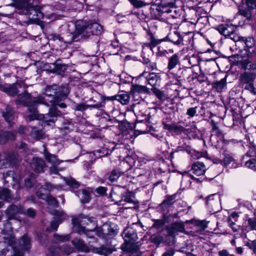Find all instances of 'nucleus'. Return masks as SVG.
<instances>
[{
    "mask_svg": "<svg viewBox=\"0 0 256 256\" xmlns=\"http://www.w3.org/2000/svg\"><path fill=\"white\" fill-rule=\"evenodd\" d=\"M239 12L240 14L244 16H248L250 15L249 14H247V12H246L245 10H242L240 8V9Z\"/></svg>",
    "mask_w": 256,
    "mask_h": 256,
    "instance_id": "57",
    "label": "nucleus"
},
{
    "mask_svg": "<svg viewBox=\"0 0 256 256\" xmlns=\"http://www.w3.org/2000/svg\"><path fill=\"white\" fill-rule=\"evenodd\" d=\"M10 198V190L8 189L0 188V199L8 200Z\"/></svg>",
    "mask_w": 256,
    "mask_h": 256,
    "instance_id": "30",
    "label": "nucleus"
},
{
    "mask_svg": "<svg viewBox=\"0 0 256 256\" xmlns=\"http://www.w3.org/2000/svg\"><path fill=\"white\" fill-rule=\"evenodd\" d=\"M248 225L251 230H256V210L254 212V218H250L248 220Z\"/></svg>",
    "mask_w": 256,
    "mask_h": 256,
    "instance_id": "39",
    "label": "nucleus"
},
{
    "mask_svg": "<svg viewBox=\"0 0 256 256\" xmlns=\"http://www.w3.org/2000/svg\"><path fill=\"white\" fill-rule=\"evenodd\" d=\"M214 200L215 202L218 204L220 202V196L217 194H213L209 196L207 198L208 204H212L211 201Z\"/></svg>",
    "mask_w": 256,
    "mask_h": 256,
    "instance_id": "38",
    "label": "nucleus"
},
{
    "mask_svg": "<svg viewBox=\"0 0 256 256\" xmlns=\"http://www.w3.org/2000/svg\"><path fill=\"white\" fill-rule=\"evenodd\" d=\"M216 29L220 34L225 36H230L234 31V28L231 24H222L218 26Z\"/></svg>",
    "mask_w": 256,
    "mask_h": 256,
    "instance_id": "12",
    "label": "nucleus"
},
{
    "mask_svg": "<svg viewBox=\"0 0 256 256\" xmlns=\"http://www.w3.org/2000/svg\"><path fill=\"white\" fill-rule=\"evenodd\" d=\"M54 188L58 190L62 189V186L60 185L56 186L54 188L51 184H47L44 186L41 187L36 193L39 198L46 200L48 205V208L49 212L55 216V220L51 222L50 228H47V230L49 231L56 230L59 224L68 217L62 210L58 211L54 210L51 211L50 210L51 208H54L58 206V202L56 198L49 194V192Z\"/></svg>",
    "mask_w": 256,
    "mask_h": 256,
    "instance_id": "3",
    "label": "nucleus"
},
{
    "mask_svg": "<svg viewBox=\"0 0 256 256\" xmlns=\"http://www.w3.org/2000/svg\"><path fill=\"white\" fill-rule=\"evenodd\" d=\"M116 19L118 22H122L126 21V16L118 14L117 16Z\"/></svg>",
    "mask_w": 256,
    "mask_h": 256,
    "instance_id": "52",
    "label": "nucleus"
},
{
    "mask_svg": "<svg viewBox=\"0 0 256 256\" xmlns=\"http://www.w3.org/2000/svg\"><path fill=\"white\" fill-rule=\"evenodd\" d=\"M57 88L56 85L46 87L45 90V94L48 96H55L57 94Z\"/></svg>",
    "mask_w": 256,
    "mask_h": 256,
    "instance_id": "24",
    "label": "nucleus"
},
{
    "mask_svg": "<svg viewBox=\"0 0 256 256\" xmlns=\"http://www.w3.org/2000/svg\"><path fill=\"white\" fill-rule=\"evenodd\" d=\"M6 88L5 92L10 95H14L17 94L18 92L16 88L14 87L4 88Z\"/></svg>",
    "mask_w": 256,
    "mask_h": 256,
    "instance_id": "43",
    "label": "nucleus"
},
{
    "mask_svg": "<svg viewBox=\"0 0 256 256\" xmlns=\"http://www.w3.org/2000/svg\"><path fill=\"white\" fill-rule=\"evenodd\" d=\"M59 251L68 254L72 252V248L68 246H64V248H56L55 249H53L52 248H50V254H48V256H56V253Z\"/></svg>",
    "mask_w": 256,
    "mask_h": 256,
    "instance_id": "20",
    "label": "nucleus"
},
{
    "mask_svg": "<svg viewBox=\"0 0 256 256\" xmlns=\"http://www.w3.org/2000/svg\"><path fill=\"white\" fill-rule=\"evenodd\" d=\"M26 214L32 218H34L36 214V212L32 208H28L26 210Z\"/></svg>",
    "mask_w": 256,
    "mask_h": 256,
    "instance_id": "48",
    "label": "nucleus"
},
{
    "mask_svg": "<svg viewBox=\"0 0 256 256\" xmlns=\"http://www.w3.org/2000/svg\"><path fill=\"white\" fill-rule=\"evenodd\" d=\"M172 227L173 228L176 229L178 231H182L184 229L182 226L178 223H174L172 224Z\"/></svg>",
    "mask_w": 256,
    "mask_h": 256,
    "instance_id": "45",
    "label": "nucleus"
},
{
    "mask_svg": "<svg viewBox=\"0 0 256 256\" xmlns=\"http://www.w3.org/2000/svg\"><path fill=\"white\" fill-rule=\"evenodd\" d=\"M131 91L134 94H136V92L142 93L146 92L147 88L146 86H144L134 84L132 86Z\"/></svg>",
    "mask_w": 256,
    "mask_h": 256,
    "instance_id": "28",
    "label": "nucleus"
},
{
    "mask_svg": "<svg viewBox=\"0 0 256 256\" xmlns=\"http://www.w3.org/2000/svg\"><path fill=\"white\" fill-rule=\"evenodd\" d=\"M236 250V252L239 254H241L242 252V248L240 247L237 248Z\"/></svg>",
    "mask_w": 256,
    "mask_h": 256,
    "instance_id": "61",
    "label": "nucleus"
},
{
    "mask_svg": "<svg viewBox=\"0 0 256 256\" xmlns=\"http://www.w3.org/2000/svg\"><path fill=\"white\" fill-rule=\"evenodd\" d=\"M22 208L16 205L10 206L6 210V214L9 219L17 218V216L19 214H24Z\"/></svg>",
    "mask_w": 256,
    "mask_h": 256,
    "instance_id": "10",
    "label": "nucleus"
},
{
    "mask_svg": "<svg viewBox=\"0 0 256 256\" xmlns=\"http://www.w3.org/2000/svg\"><path fill=\"white\" fill-rule=\"evenodd\" d=\"M0 232L4 235V242H0V256H4L10 248L13 250V256H24V253L31 248L30 238L23 236L18 242H15L12 235L11 225L8 220L0 227Z\"/></svg>",
    "mask_w": 256,
    "mask_h": 256,
    "instance_id": "2",
    "label": "nucleus"
},
{
    "mask_svg": "<svg viewBox=\"0 0 256 256\" xmlns=\"http://www.w3.org/2000/svg\"><path fill=\"white\" fill-rule=\"evenodd\" d=\"M179 62V59L178 54H174L170 58L168 65V68L169 70L174 68Z\"/></svg>",
    "mask_w": 256,
    "mask_h": 256,
    "instance_id": "23",
    "label": "nucleus"
},
{
    "mask_svg": "<svg viewBox=\"0 0 256 256\" xmlns=\"http://www.w3.org/2000/svg\"><path fill=\"white\" fill-rule=\"evenodd\" d=\"M189 178H190L194 180H196V181L200 182L199 180V178H194L193 176H192L191 174L186 172L183 176L182 178V182H184V181L186 180L187 179H188Z\"/></svg>",
    "mask_w": 256,
    "mask_h": 256,
    "instance_id": "41",
    "label": "nucleus"
},
{
    "mask_svg": "<svg viewBox=\"0 0 256 256\" xmlns=\"http://www.w3.org/2000/svg\"><path fill=\"white\" fill-rule=\"evenodd\" d=\"M126 242L132 243V242L136 240V234L131 228L125 229L122 234Z\"/></svg>",
    "mask_w": 256,
    "mask_h": 256,
    "instance_id": "14",
    "label": "nucleus"
},
{
    "mask_svg": "<svg viewBox=\"0 0 256 256\" xmlns=\"http://www.w3.org/2000/svg\"><path fill=\"white\" fill-rule=\"evenodd\" d=\"M174 252L172 250H170L164 253L162 256H173Z\"/></svg>",
    "mask_w": 256,
    "mask_h": 256,
    "instance_id": "54",
    "label": "nucleus"
},
{
    "mask_svg": "<svg viewBox=\"0 0 256 256\" xmlns=\"http://www.w3.org/2000/svg\"><path fill=\"white\" fill-rule=\"evenodd\" d=\"M160 140H162H162H164V141H165V140H166L165 138H163L162 136H161V137H160Z\"/></svg>",
    "mask_w": 256,
    "mask_h": 256,
    "instance_id": "64",
    "label": "nucleus"
},
{
    "mask_svg": "<svg viewBox=\"0 0 256 256\" xmlns=\"http://www.w3.org/2000/svg\"><path fill=\"white\" fill-rule=\"evenodd\" d=\"M241 40L244 43L246 46L248 48H252L254 44V40L252 38H245L242 37L241 38Z\"/></svg>",
    "mask_w": 256,
    "mask_h": 256,
    "instance_id": "37",
    "label": "nucleus"
},
{
    "mask_svg": "<svg viewBox=\"0 0 256 256\" xmlns=\"http://www.w3.org/2000/svg\"><path fill=\"white\" fill-rule=\"evenodd\" d=\"M147 80L150 86H154L160 84V79L159 76L152 73L150 74V77Z\"/></svg>",
    "mask_w": 256,
    "mask_h": 256,
    "instance_id": "22",
    "label": "nucleus"
},
{
    "mask_svg": "<svg viewBox=\"0 0 256 256\" xmlns=\"http://www.w3.org/2000/svg\"><path fill=\"white\" fill-rule=\"evenodd\" d=\"M226 86V78H222L220 80L215 83V87L218 91H221Z\"/></svg>",
    "mask_w": 256,
    "mask_h": 256,
    "instance_id": "33",
    "label": "nucleus"
},
{
    "mask_svg": "<svg viewBox=\"0 0 256 256\" xmlns=\"http://www.w3.org/2000/svg\"><path fill=\"white\" fill-rule=\"evenodd\" d=\"M34 16H36V18H34L36 20H42L46 16L50 20L53 21L59 18L58 16L55 14H50L52 11V8L49 6H36L34 8Z\"/></svg>",
    "mask_w": 256,
    "mask_h": 256,
    "instance_id": "7",
    "label": "nucleus"
},
{
    "mask_svg": "<svg viewBox=\"0 0 256 256\" xmlns=\"http://www.w3.org/2000/svg\"><path fill=\"white\" fill-rule=\"evenodd\" d=\"M29 0H14V4L19 8H22L26 6Z\"/></svg>",
    "mask_w": 256,
    "mask_h": 256,
    "instance_id": "36",
    "label": "nucleus"
},
{
    "mask_svg": "<svg viewBox=\"0 0 256 256\" xmlns=\"http://www.w3.org/2000/svg\"><path fill=\"white\" fill-rule=\"evenodd\" d=\"M219 162H220L222 164H224V166H228L232 162V167L234 168L236 167V165L234 166V164H236L235 160L232 156L228 155H226L224 156V158L223 159L222 162L221 160H219Z\"/></svg>",
    "mask_w": 256,
    "mask_h": 256,
    "instance_id": "26",
    "label": "nucleus"
},
{
    "mask_svg": "<svg viewBox=\"0 0 256 256\" xmlns=\"http://www.w3.org/2000/svg\"><path fill=\"white\" fill-rule=\"evenodd\" d=\"M56 39H58L60 40H62V38L60 37V36H57L56 37Z\"/></svg>",
    "mask_w": 256,
    "mask_h": 256,
    "instance_id": "63",
    "label": "nucleus"
},
{
    "mask_svg": "<svg viewBox=\"0 0 256 256\" xmlns=\"http://www.w3.org/2000/svg\"><path fill=\"white\" fill-rule=\"evenodd\" d=\"M70 239V236L68 234L65 236H60L58 234H54V240L56 242H64L68 241Z\"/></svg>",
    "mask_w": 256,
    "mask_h": 256,
    "instance_id": "32",
    "label": "nucleus"
},
{
    "mask_svg": "<svg viewBox=\"0 0 256 256\" xmlns=\"http://www.w3.org/2000/svg\"><path fill=\"white\" fill-rule=\"evenodd\" d=\"M64 180L67 185L72 188H77L79 186L78 182L72 178H64Z\"/></svg>",
    "mask_w": 256,
    "mask_h": 256,
    "instance_id": "31",
    "label": "nucleus"
},
{
    "mask_svg": "<svg viewBox=\"0 0 256 256\" xmlns=\"http://www.w3.org/2000/svg\"><path fill=\"white\" fill-rule=\"evenodd\" d=\"M116 98L122 104H126L128 102L130 96L128 94L124 93L118 95Z\"/></svg>",
    "mask_w": 256,
    "mask_h": 256,
    "instance_id": "27",
    "label": "nucleus"
},
{
    "mask_svg": "<svg viewBox=\"0 0 256 256\" xmlns=\"http://www.w3.org/2000/svg\"><path fill=\"white\" fill-rule=\"evenodd\" d=\"M206 171V168L204 163L199 162H194L190 170L192 173L198 176L203 175Z\"/></svg>",
    "mask_w": 256,
    "mask_h": 256,
    "instance_id": "13",
    "label": "nucleus"
},
{
    "mask_svg": "<svg viewBox=\"0 0 256 256\" xmlns=\"http://www.w3.org/2000/svg\"><path fill=\"white\" fill-rule=\"evenodd\" d=\"M228 224L229 226L232 229L234 232H236L239 226L233 222L230 218L228 220Z\"/></svg>",
    "mask_w": 256,
    "mask_h": 256,
    "instance_id": "42",
    "label": "nucleus"
},
{
    "mask_svg": "<svg viewBox=\"0 0 256 256\" xmlns=\"http://www.w3.org/2000/svg\"><path fill=\"white\" fill-rule=\"evenodd\" d=\"M45 157L48 162L52 164V166L50 168V172L51 174H57L58 172L62 171V169L58 167L60 162L57 159L55 156L50 154L48 152H44Z\"/></svg>",
    "mask_w": 256,
    "mask_h": 256,
    "instance_id": "9",
    "label": "nucleus"
},
{
    "mask_svg": "<svg viewBox=\"0 0 256 256\" xmlns=\"http://www.w3.org/2000/svg\"><path fill=\"white\" fill-rule=\"evenodd\" d=\"M158 44V42L156 40H152L150 44V48H152L156 46Z\"/></svg>",
    "mask_w": 256,
    "mask_h": 256,
    "instance_id": "56",
    "label": "nucleus"
},
{
    "mask_svg": "<svg viewBox=\"0 0 256 256\" xmlns=\"http://www.w3.org/2000/svg\"><path fill=\"white\" fill-rule=\"evenodd\" d=\"M2 116L10 125L14 120V112L10 106H7L5 111L2 112Z\"/></svg>",
    "mask_w": 256,
    "mask_h": 256,
    "instance_id": "15",
    "label": "nucleus"
},
{
    "mask_svg": "<svg viewBox=\"0 0 256 256\" xmlns=\"http://www.w3.org/2000/svg\"><path fill=\"white\" fill-rule=\"evenodd\" d=\"M73 244L80 251L83 252H92L100 254L108 255L112 253V251L104 246L100 248H92L87 246L80 240L75 239L72 241Z\"/></svg>",
    "mask_w": 256,
    "mask_h": 256,
    "instance_id": "6",
    "label": "nucleus"
},
{
    "mask_svg": "<svg viewBox=\"0 0 256 256\" xmlns=\"http://www.w3.org/2000/svg\"><path fill=\"white\" fill-rule=\"evenodd\" d=\"M102 30V26L97 22L89 24L85 21L78 20L76 24L75 35L72 36V38L70 41L67 42L78 40L79 38H77V35H80L82 37H86L90 34L98 35Z\"/></svg>",
    "mask_w": 256,
    "mask_h": 256,
    "instance_id": "5",
    "label": "nucleus"
},
{
    "mask_svg": "<svg viewBox=\"0 0 256 256\" xmlns=\"http://www.w3.org/2000/svg\"><path fill=\"white\" fill-rule=\"evenodd\" d=\"M19 148L21 149H24L25 150V148H26V144H22L20 146Z\"/></svg>",
    "mask_w": 256,
    "mask_h": 256,
    "instance_id": "62",
    "label": "nucleus"
},
{
    "mask_svg": "<svg viewBox=\"0 0 256 256\" xmlns=\"http://www.w3.org/2000/svg\"><path fill=\"white\" fill-rule=\"evenodd\" d=\"M196 108H191L187 110L186 114L190 117H193L196 113Z\"/></svg>",
    "mask_w": 256,
    "mask_h": 256,
    "instance_id": "44",
    "label": "nucleus"
},
{
    "mask_svg": "<svg viewBox=\"0 0 256 256\" xmlns=\"http://www.w3.org/2000/svg\"><path fill=\"white\" fill-rule=\"evenodd\" d=\"M25 130H26V128L24 127L20 126V128L18 129V132L20 134H24V133H25Z\"/></svg>",
    "mask_w": 256,
    "mask_h": 256,
    "instance_id": "59",
    "label": "nucleus"
},
{
    "mask_svg": "<svg viewBox=\"0 0 256 256\" xmlns=\"http://www.w3.org/2000/svg\"><path fill=\"white\" fill-rule=\"evenodd\" d=\"M168 39L176 44H178L182 42V38L180 36V34L177 32L170 34L168 36Z\"/></svg>",
    "mask_w": 256,
    "mask_h": 256,
    "instance_id": "21",
    "label": "nucleus"
},
{
    "mask_svg": "<svg viewBox=\"0 0 256 256\" xmlns=\"http://www.w3.org/2000/svg\"><path fill=\"white\" fill-rule=\"evenodd\" d=\"M138 3H139V4L138 5V6H145L146 5H149L150 4V2H138Z\"/></svg>",
    "mask_w": 256,
    "mask_h": 256,
    "instance_id": "58",
    "label": "nucleus"
},
{
    "mask_svg": "<svg viewBox=\"0 0 256 256\" xmlns=\"http://www.w3.org/2000/svg\"><path fill=\"white\" fill-rule=\"evenodd\" d=\"M198 226H200L202 228L204 229L207 227L206 223L205 221H198L196 223Z\"/></svg>",
    "mask_w": 256,
    "mask_h": 256,
    "instance_id": "51",
    "label": "nucleus"
},
{
    "mask_svg": "<svg viewBox=\"0 0 256 256\" xmlns=\"http://www.w3.org/2000/svg\"><path fill=\"white\" fill-rule=\"evenodd\" d=\"M122 172L119 170H113L110 176H108V180L110 182H113L116 181L118 178L120 176Z\"/></svg>",
    "mask_w": 256,
    "mask_h": 256,
    "instance_id": "29",
    "label": "nucleus"
},
{
    "mask_svg": "<svg viewBox=\"0 0 256 256\" xmlns=\"http://www.w3.org/2000/svg\"><path fill=\"white\" fill-rule=\"evenodd\" d=\"M130 254V256H139L140 252L138 250V248H136L134 251L131 252Z\"/></svg>",
    "mask_w": 256,
    "mask_h": 256,
    "instance_id": "53",
    "label": "nucleus"
},
{
    "mask_svg": "<svg viewBox=\"0 0 256 256\" xmlns=\"http://www.w3.org/2000/svg\"><path fill=\"white\" fill-rule=\"evenodd\" d=\"M96 192L102 195L106 193V188L104 187H99L97 188Z\"/></svg>",
    "mask_w": 256,
    "mask_h": 256,
    "instance_id": "50",
    "label": "nucleus"
},
{
    "mask_svg": "<svg viewBox=\"0 0 256 256\" xmlns=\"http://www.w3.org/2000/svg\"><path fill=\"white\" fill-rule=\"evenodd\" d=\"M88 108V106L84 104H78L76 106V110L80 111H83L86 110Z\"/></svg>",
    "mask_w": 256,
    "mask_h": 256,
    "instance_id": "46",
    "label": "nucleus"
},
{
    "mask_svg": "<svg viewBox=\"0 0 256 256\" xmlns=\"http://www.w3.org/2000/svg\"><path fill=\"white\" fill-rule=\"evenodd\" d=\"M151 241L156 244H160L164 241V238L162 236L159 234H153L150 237Z\"/></svg>",
    "mask_w": 256,
    "mask_h": 256,
    "instance_id": "35",
    "label": "nucleus"
},
{
    "mask_svg": "<svg viewBox=\"0 0 256 256\" xmlns=\"http://www.w3.org/2000/svg\"><path fill=\"white\" fill-rule=\"evenodd\" d=\"M32 184L31 180L27 179L25 180V184L28 188H31L32 186Z\"/></svg>",
    "mask_w": 256,
    "mask_h": 256,
    "instance_id": "55",
    "label": "nucleus"
},
{
    "mask_svg": "<svg viewBox=\"0 0 256 256\" xmlns=\"http://www.w3.org/2000/svg\"><path fill=\"white\" fill-rule=\"evenodd\" d=\"M91 222L90 220L86 216H80L72 220L74 230L80 234H85L88 237L92 238L94 234L103 238H106L108 236L115 235L117 232L109 223L104 224L102 227L94 230H86L84 226Z\"/></svg>",
    "mask_w": 256,
    "mask_h": 256,
    "instance_id": "4",
    "label": "nucleus"
},
{
    "mask_svg": "<svg viewBox=\"0 0 256 256\" xmlns=\"http://www.w3.org/2000/svg\"><path fill=\"white\" fill-rule=\"evenodd\" d=\"M245 165L246 167L256 170V158H250L246 162Z\"/></svg>",
    "mask_w": 256,
    "mask_h": 256,
    "instance_id": "34",
    "label": "nucleus"
},
{
    "mask_svg": "<svg viewBox=\"0 0 256 256\" xmlns=\"http://www.w3.org/2000/svg\"><path fill=\"white\" fill-rule=\"evenodd\" d=\"M19 104H22L26 105L28 108V117L30 120H34L35 119L44 120L42 122V126L45 127L46 125H50V122L54 124L56 120L55 117L60 116V112L58 111L55 106H58L62 108H66V104L64 102H59L56 100V97L52 98V100H50L51 104L53 106L49 111L46 116H50V118L47 120L44 115H38L36 110V104H48V102L45 101V98L43 97H38L32 98L31 96L28 94L26 93L20 94L18 96L17 100Z\"/></svg>",
    "mask_w": 256,
    "mask_h": 256,
    "instance_id": "1",
    "label": "nucleus"
},
{
    "mask_svg": "<svg viewBox=\"0 0 256 256\" xmlns=\"http://www.w3.org/2000/svg\"><path fill=\"white\" fill-rule=\"evenodd\" d=\"M75 193L80 198L82 202L86 203L89 202L90 196L88 191L84 190H79L76 191Z\"/></svg>",
    "mask_w": 256,
    "mask_h": 256,
    "instance_id": "19",
    "label": "nucleus"
},
{
    "mask_svg": "<svg viewBox=\"0 0 256 256\" xmlns=\"http://www.w3.org/2000/svg\"><path fill=\"white\" fill-rule=\"evenodd\" d=\"M238 216V214L235 212H232L230 216V217L229 218H230L231 219V218H237Z\"/></svg>",
    "mask_w": 256,
    "mask_h": 256,
    "instance_id": "60",
    "label": "nucleus"
},
{
    "mask_svg": "<svg viewBox=\"0 0 256 256\" xmlns=\"http://www.w3.org/2000/svg\"><path fill=\"white\" fill-rule=\"evenodd\" d=\"M125 163H127L128 164V167L127 168V169H129L133 166V165L134 164V160L132 157L127 156L126 158L122 162V164H124Z\"/></svg>",
    "mask_w": 256,
    "mask_h": 256,
    "instance_id": "40",
    "label": "nucleus"
},
{
    "mask_svg": "<svg viewBox=\"0 0 256 256\" xmlns=\"http://www.w3.org/2000/svg\"><path fill=\"white\" fill-rule=\"evenodd\" d=\"M15 139V135L13 132H0V143L6 144L8 140Z\"/></svg>",
    "mask_w": 256,
    "mask_h": 256,
    "instance_id": "18",
    "label": "nucleus"
},
{
    "mask_svg": "<svg viewBox=\"0 0 256 256\" xmlns=\"http://www.w3.org/2000/svg\"><path fill=\"white\" fill-rule=\"evenodd\" d=\"M218 254L220 256H235L234 254H229L228 251L226 250L220 251Z\"/></svg>",
    "mask_w": 256,
    "mask_h": 256,
    "instance_id": "49",
    "label": "nucleus"
},
{
    "mask_svg": "<svg viewBox=\"0 0 256 256\" xmlns=\"http://www.w3.org/2000/svg\"><path fill=\"white\" fill-rule=\"evenodd\" d=\"M175 0H162L160 4H158L156 10L162 13H170L172 9L175 8Z\"/></svg>",
    "mask_w": 256,
    "mask_h": 256,
    "instance_id": "8",
    "label": "nucleus"
},
{
    "mask_svg": "<svg viewBox=\"0 0 256 256\" xmlns=\"http://www.w3.org/2000/svg\"><path fill=\"white\" fill-rule=\"evenodd\" d=\"M122 200L120 202H119V204L120 205H124V204H121V202L124 200L126 202H128V203H132L134 202V194L133 193L131 192H128L126 193L123 196L122 198Z\"/></svg>",
    "mask_w": 256,
    "mask_h": 256,
    "instance_id": "25",
    "label": "nucleus"
},
{
    "mask_svg": "<svg viewBox=\"0 0 256 256\" xmlns=\"http://www.w3.org/2000/svg\"><path fill=\"white\" fill-rule=\"evenodd\" d=\"M246 88L248 90H250V92L256 94L254 92V86L251 83H248L246 86Z\"/></svg>",
    "mask_w": 256,
    "mask_h": 256,
    "instance_id": "47",
    "label": "nucleus"
},
{
    "mask_svg": "<svg viewBox=\"0 0 256 256\" xmlns=\"http://www.w3.org/2000/svg\"><path fill=\"white\" fill-rule=\"evenodd\" d=\"M31 128L30 136L32 138L36 140L42 139L44 138V132L42 130L35 126L32 127Z\"/></svg>",
    "mask_w": 256,
    "mask_h": 256,
    "instance_id": "17",
    "label": "nucleus"
},
{
    "mask_svg": "<svg viewBox=\"0 0 256 256\" xmlns=\"http://www.w3.org/2000/svg\"><path fill=\"white\" fill-rule=\"evenodd\" d=\"M14 176V172L12 171H9L6 174L4 175V178L6 182L12 181V185L14 186H16L18 185L16 188H18L20 187V180H17Z\"/></svg>",
    "mask_w": 256,
    "mask_h": 256,
    "instance_id": "16",
    "label": "nucleus"
},
{
    "mask_svg": "<svg viewBox=\"0 0 256 256\" xmlns=\"http://www.w3.org/2000/svg\"><path fill=\"white\" fill-rule=\"evenodd\" d=\"M30 164L31 168L37 172H42L46 166L44 161L38 158H34Z\"/></svg>",
    "mask_w": 256,
    "mask_h": 256,
    "instance_id": "11",
    "label": "nucleus"
}]
</instances>
